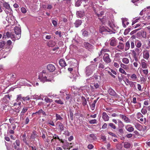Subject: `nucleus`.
Listing matches in <instances>:
<instances>
[{"mask_svg": "<svg viewBox=\"0 0 150 150\" xmlns=\"http://www.w3.org/2000/svg\"><path fill=\"white\" fill-rule=\"evenodd\" d=\"M52 77L50 79H47L46 73L45 71H42L38 76V79L41 82L43 83L46 81H51L52 80Z\"/></svg>", "mask_w": 150, "mask_h": 150, "instance_id": "1", "label": "nucleus"}, {"mask_svg": "<svg viewBox=\"0 0 150 150\" xmlns=\"http://www.w3.org/2000/svg\"><path fill=\"white\" fill-rule=\"evenodd\" d=\"M97 65L96 64H92L87 66L85 69V72L86 75L89 76L90 75L95 69Z\"/></svg>", "mask_w": 150, "mask_h": 150, "instance_id": "2", "label": "nucleus"}, {"mask_svg": "<svg viewBox=\"0 0 150 150\" xmlns=\"http://www.w3.org/2000/svg\"><path fill=\"white\" fill-rule=\"evenodd\" d=\"M99 32L102 34L105 35L107 34V33H110L112 32L110 29L108 28L107 27L100 26L99 30Z\"/></svg>", "mask_w": 150, "mask_h": 150, "instance_id": "3", "label": "nucleus"}, {"mask_svg": "<svg viewBox=\"0 0 150 150\" xmlns=\"http://www.w3.org/2000/svg\"><path fill=\"white\" fill-rule=\"evenodd\" d=\"M14 30L16 35V40H18L21 37V30L19 27L17 26L15 27Z\"/></svg>", "mask_w": 150, "mask_h": 150, "instance_id": "4", "label": "nucleus"}, {"mask_svg": "<svg viewBox=\"0 0 150 150\" xmlns=\"http://www.w3.org/2000/svg\"><path fill=\"white\" fill-rule=\"evenodd\" d=\"M8 38H11L13 40H16V37L14 34L11 32H7L6 34H4L3 35V38H6V37Z\"/></svg>", "mask_w": 150, "mask_h": 150, "instance_id": "5", "label": "nucleus"}, {"mask_svg": "<svg viewBox=\"0 0 150 150\" xmlns=\"http://www.w3.org/2000/svg\"><path fill=\"white\" fill-rule=\"evenodd\" d=\"M103 59L105 63L107 64L110 63L111 62V60L110 57L109 55L107 53L105 54L103 57Z\"/></svg>", "mask_w": 150, "mask_h": 150, "instance_id": "6", "label": "nucleus"}, {"mask_svg": "<svg viewBox=\"0 0 150 150\" xmlns=\"http://www.w3.org/2000/svg\"><path fill=\"white\" fill-rule=\"evenodd\" d=\"M119 116L126 122L129 123L130 122V120L125 115L120 114L119 115Z\"/></svg>", "mask_w": 150, "mask_h": 150, "instance_id": "7", "label": "nucleus"}, {"mask_svg": "<svg viewBox=\"0 0 150 150\" xmlns=\"http://www.w3.org/2000/svg\"><path fill=\"white\" fill-rule=\"evenodd\" d=\"M143 58L148 60L149 57V51L146 50H144L143 52Z\"/></svg>", "mask_w": 150, "mask_h": 150, "instance_id": "8", "label": "nucleus"}, {"mask_svg": "<svg viewBox=\"0 0 150 150\" xmlns=\"http://www.w3.org/2000/svg\"><path fill=\"white\" fill-rule=\"evenodd\" d=\"M61 142L63 144L62 147L64 149H68L70 147L69 145L71 144V143L69 144L67 141H63L61 140Z\"/></svg>", "mask_w": 150, "mask_h": 150, "instance_id": "9", "label": "nucleus"}, {"mask_svg": "<svg viewBox=\"0 0 150 150\" xmlns=\"http://www.w3.org/2000/svg\"><path fill=\"white\" fill-rule=\"evenodd\" d=\"M16 128V126L14 124L12 125V127L11 126H9L8 127V132L10 134H13L14 133V130Z\"/></svg>", "mask_w": 150, "mask_h": 150, "instance_id": "10", "label": "nucleus"}, {"mask_svg": "<svg viewBox=\"0 0 150 150\" xmlns=\"http://www.w3.org/2000/svg\"><path fill=\"white\" fill-rule=\"evenodd\" d=\"M47 70L50 72H53L55 69V67L54 66L51 64L48 65L47 66Z\"/></svg>", "mask_w": 150, "mask_h": 150, "instance_id": "11", "label": "nucleus"}, {"mask_svg": "<svg viewBox=\"0 0 150 150\" xmlns=\"http://www.w3.org/2000/svg\"><path fill=\"white\" fill-rule=\"evenodd\" d=\"M127 82L129 84L130 86L134 89H136V86L135 83H136V82H133L132 81H129L128 79H127Z\"/></svg>", "mask_w": 150, "mask_h": 150, "instance_id": "12", "label": "nucleus"}, {"mask_svg": "<svg viewBox=\"0 0 150 150\" xmlns=\"http://www.w3.org/2000/svg\"><path fill=\"white\" fill-rule=\"evenodd\" d=\"M110 45L112 46H115L117 44V41L116 39L114 37H112L110 40Z\"/></svg>", "mask_w": 150, "mask_h": 150, "instance_id": "13", "label": "nucleus"}, {"mask_svg": "<svg viewBox=\"0 0 150 150\" xmlns=\"http://www.w3.org/2000/svg\"><path fill=\"white\" fill-rule=\"evenodd\" d=\"M108 92L111 96L117 97V94L116 92L112 88H110L108 90Z\"/></svg>", "mask_w": 150, "mask_h": 150, "instance_id": "14", "label": "nucleus"}, {"mask_svg": "<svg viewBox=\"0 0 150 150\" xmlns=\"http://www.w3.org/2000/svg\"><path fill=\"white\" fill-rule=\"evenodd\" d=\"M76 14L78 17L81 18L84 16L85 13L83 11H78L76 12Z\"/></svg>", "mask_w": 150, "mask_h": 150, "instance_id": "15", "label": "nucleus"}, {"mask_svg": "<svg viewBox=\"0 0 150 150\" xmlns=\"http://www.w3.org/2000/svg\"><path fill=\"white\" fill-rule=\"evenodd\" d=\"M102 117L105 121H108L109 120V117L106 112H103L102 115Z\"/></svg>", "mask_w": 150, "mask_h": 150, "instance_id": "16", "label": "nucleus"}, {"mask_svg": "<svg viewBox=\"0 0 150 150\" xmlns=\"http://www.w3.org/2000/svg\"><path fill=\"white\" fill-rule=\"evenodd\" d=\"M141 66L143 69H146L147 68L146 61L144 59H142L141 60Z\"/></svg>", "mask_w": 150, "mask_h": 150, "instance_id": "17", "label": "nucleus"}, {"mask_svg": "<svg viewBox=\"0 0 150 150\" xmlns=\"http://www.w3.org/2000/svg\"><path fill=\"white\" fill-rule=\"evenodd\" d=\"M38 137V136L37 134L36 131L34 130L33 131L32 134L31 135L30 139H33Z\"/></svg>", "mask_w": 150, "mask_h": 150, "instance_id": "18", "label": "nucleus"}, {"mask_svg": "<svg viewBox=\"0 0 150 150\" xmlns=\"http://www.w3.org/2000/svg\"><path fill=\"white\" fill-rule=\"evenodd\" d=\"M3 7H4L7 10H10V7L9 4L7 2H4L3 3H2Z\"/></svg>", "mask_w": 150, "mask_h": 150, "instance_id": "19", "label": "nucleus"}, {"mask_svg": "<svg viewBox=\"0 0 150 150\" xmlns=\"http://www.w3.org/2000/svg\"><path fill=\"white\" fill-rule=\"evenodd\" d=\"M60 95L62 97L64 98V97L67 94V91L65 90L62 89L60 91Z\"/></svg>", "mask_w": 150, "mask_h": 150, "instance_id": "20", "label": "nucleus"}, {"mask_svg": "<svg viewBox=\"0 0 150 150\" xmlns=\"http://www.w3.org/2000/svg\"><path fill=\"white\" fill-rule=\"evenodd\" d=\"M82 23V21L81 20H77L74 23L75 27L76 28L79 27L80 25Z\"/></svg>", "mask_w": 150, "mask_h": 150, "instance_id": "21", "label": "nucleus"}, {"mask_svg": "<svg viewBox=\"0 0 150 150\" xmlns=\"http://www.w3.org/2000/svg\"><path fill=\"white\" fill-rule=\"evenodd\" d=\"M56 45L55 42L52 40L50 41L47 43V45L49 47H52Z\"/></svg>", "mask_w": 150, "mask_h": 150, "instance_id": "22", "label": "nucleus"}, {"mask_svg": "<svg viewBox=\"0 0 150 150\" xmlns=\"http://www.w3.org/2000/svg\"><path fill=\"white\" fill-rule=\"evenodd\" d=\"M135 44L136 47L140 48L142 45V43L139 40H137L135 41Z\"/></svg>", "mask_w": 150, "mask_h": 150, "instance_id": "23", "label": "nucleus"}, {"mask_svg": "<svg viewBox=\"0 0 150 150\" xmlns=\"http://www.w3.org/2000/svg\"><path fill=\"white\" fill-rule=\"evenodd\" d=\"M81 102L83 106L87 105V102L86 99L83 97L82 96L81 97Z\"/></svg>", "mask_w": 150, "mask_h": 150, "instance_id": "24", "label": "nucleus"}, {"mask_svg": "<svg viewBox=\"0 0 150 150\" xmlns=\"http://www.w3.org/2000/svg\"><path fill=\"white\" fill-rule=\"evenodd\" d=\"M28 109V107L25 106L24 107L21 112L20 113L21 116L23 115L27 111Z\"/></svg>", "mask_w": 150, "mask_h": 150, "instance_id": "25", "label": "nucleus"}, {"mask_svg": "<svg viewBox=\"0 0 150 150\" xmlns=\"http://www.w3.org/2000/svg\"><path fill=\"white\" fill-rule=\"evenodd\" d=\"M13 147L14 146H16L18 147L20 146V141L19 139H17L16 140L15 142L13 143Z\"/></svg>", "mask_w": 150, "mask_h": 150, "instance_id": "26", "label": "nucleus"}, {"mask_svg": "<svg viewBox=\"0 0 150 150\" xmlns=\"http://www.w3.org/2000/svg\"><path fill=\"white\" fill-rule=\"evenodd\" d=\"M117 47L119 50H122L124 48V45L122 43L119 42L118 45L116 48Z\"/></svg>", "mask_w": 150, "mask_h": 150, "instance_id": "27", "label": "nucleus"}, {"mask_svg": "<svg viewBox=\"0 0 150 150\" xmlns=\"http://www.w3.org/2000/svg\"><path fill=\"white\" fill-rule=\"evenodd\" d=\"M57 124L59 125V128L61 131H63L64 129V126L60 122H58Z\"/></svg>", "mask_w": 150, "mask_h": 150, "instance_id": "28", "label": "nucleus"}, {"mask_svg": "<svg viewBox=\"0 0 150 150\" xmlns=\"http://www.w3.org/2000/svg\"><path fill=\"white\" fill-rule=\"evenodd\" d=\"M35 113H37L39 115H40L41 114L44 115H46V114L45 113V112L43 111L42 109H41L39 110L38 111L35 112Z\"/></svg>", "mask_w": 150, "mask_h": 150, "instance_id": "29", "label": "nucleus"}, {"mask_svg": "<svg viewBox=\"0 0 150 150\" xmlns=\"http://www.w3.org/2000/svg\"><path fill=\"white\" fill-rule=\"evenodd\" d=\"M59 63L62 67H65L66 65L65 61L63 59H61L59 61Z\"/></svg>", "mask_w": 150, "mask_h": 150, "instance_id": "30", "label": "nucleus"}, {"mask_svg": "<svg viewBox=\"0 0 150 150\" xmlns=\"http://www.w3.org/2000/svg\"><path fill=\"white\" fill-rule=\"evenodd\" d=\"M130 47V45L129 43V41L128 40L127 41L125 44V50L126 51L128 50Z\"/></svg>", "mask_w": 150, "mask_h": 150, "instance_id": "31", "label": "nucleus"}, {"mask_svg": "<svg viewBox=\"0 0 150 150\" xmlns=\"http://www.w3.org/2000/svg\"><path fill=\"white\" fill-rule=\"evenodd\" d=\"M129 41L130 45H131V49H133L134 47H135V41L129 40Z\"/></svg>", "mask_w": 150, "mask_h": 150, "instance_id": "32", "label": "nucleus"}, {"mask_svg": "<svg viewBox=\"0 0 150 150\" xmlns=\"http://www.w3.org/2000/svg\"><path fill=\"white\" fill-rule=\"evenodd\" d=\"M131 126L130 125H128L126 128L127 130L129 132H132L134 130V128Z\"/></svg>", "mask_w": 150, "mask_h": 150, "instance_id": "33", "label": "nucleus"}, {"mask_svg": "<svg viewBox=\"0 0 150 150\" xmlns=\"http://www.w3.org/2000/svg\"><path fill=\"white\" fill-rule=\"evenodd\" d=\"M120 66L122 68H123L126 70H128L129 69V67L128 65H125L122 63L120 64Z\"/></svg>", "mask_w": 150, "mask_h": 150, "instance_id": "34", "label": "nucleus"}, {"mask_svg": "<svg viewBox=\"0 0 150 150\" xmlns=\"http://www.w3.org/2000/svg\"><path fill=\"white\" fill-rule=\"evenodd\" d=\"M118 125L120 128H122L124 127V125L123 122L120 120H118Z\"/></svg>", "mask_w": 150, "mask_h": 150, "instance_id": "35", "label": "nucleus"}, {"mask_svg": "<svg viewBox=\"0 0 150 150\" xmlns=\"http://www.w3.org/2000/svg\"><path fill=\"white\" fill-rule=\"evenodd\" d=\"M122 62L125 64H127L129 63V60L128 58L125 57L122 59Z\"/></svg>", "mask_w": 150, "mask_h": 150, "instance_id": "36", "label": "nucleus"}, {"mask_svg": "<svg viewBox=\"0 0 150 150\" xmlns=\"http://www.w3.org/2000/svg\"><path fill=\"white\" fill-rule=\"evenodd\" d=\"M81 32L82 33L84 37H86L88 36V32L87 31L84 30L83 29L81 31Z\"/></svg>", "mask_w": 150, "mask_h": 150, "instance_id": "37", "label": "nucleus"}, {"mask_svg": "<svg viewBox=\"0 0 150 150\" xmlns=\"http://www.w3.org/2000/svg\"><path fill=\"white\" fill-rule=\"evenodd\" d=\"M82 0H75L76 1V2L75 3V6H79L81 4H82V1H81Z\"/></svg>", "mask_w": 150, "mask_h": 150, "instance_id": "38", "label": "nucleus"}, {"mask_svg": "<svg viewBox=\"0 0 150 150\" xmlns=\"http://www.w3.org/2000/svg\"><path fill=\"white\" fill-rule=\"evenodd\" d=\"M84 45L86 49L92 48V45L88 42H85Z\"/></svg>", "mask_w": 150, "mask_h": 150, "instance_id": "39", "label": "nucleus"}, {"mask_svg": "<svg viewBox=\"0 0 150 150\" xmlns=\"http://www.w3.org/2000/svg\"><path fill=\"white\" fill-rule=\"evenodd\" d=\"M137 78L136 75L135 74H133L130 76L131 80L133 81H135Z\"/></svg>", "mask_w": 150, "mask_h": 150, "instance_id": "40", "label": "nucleus"}, {"mask_svg": "<svg viewBox=\"0 0 150 150\" xmlns=\"http://www.w3.org/2000/svg\"><path fill=\"white\" fill-rule=\"evenodd\" d=\"M88 0H82V5L85 7L88 4Z\"/></svg>", "mask_w": 150, "mask_h": 150, "instance_id": "41", "label": "nucleus"}, {"mask_svg": "<svg viewBox=\"0 0 150 150\" xmlns=\"http://www.w3.org/2000/svg\"><path fill=\"white\" fill-rule=\"evenodd\" d=\"M124 146L126 148H129L131 146L130 143L127 142H125L124 144Z\"/></svg>", "mask_w": 150, "mask_h": 150, "instance_id": "42", "label": "nucleus"}, {"mask_svg": "<svg viewBox=\"0 0 150 150\" xmlns=\"http://www.w3.org/2000/svg\"><path fill=\"white\" fill-rule=\"evenodd\" d=\"M108 125L111 128L113 129H116V126L115 125L112 123H110L108 124Z\"/></svg>", "mask_w": 150, "mask_h": 150, "instance_id": "43", "label": "nucleus"}, {"mask_svg": "<svg viewBox=\"0 0 150 150\" xmlns=\"http://www.w3.org/2000/svg\"><path fill=\"white\" fill-rule=\"evenodd\" d=\"M66 96H67L66 97V99L67 101L69 99H71L72 98V96L71 94L67 93Z\"/></svg>", "mask_w": 150, "mask_h": 150, "instance_id": "44", "label": "nucleus"}, {"mask_svg": "<svg viewBox=\"0 0 150 150\" xmlns=\"http://www.w3.org/2000/svg\"><path fill=\"white\" fill-rule=\"evenodd\" d=\"M56 116L57 121L58 120H61L63 119V118L61 117L60 115L57 114H56Z\"/></svg>", "mask_w": 150, "mask_h": 150, "instance_id": "45", "label": "nucleus"}, {"mask_svg": "<svg viewBox=\"0 0 150 150\" xmlns=\"http://www.w3.org/2000/svg\"><path fill=\"white\" fill-rule=\"evenodd\" d=\"M134 50L138 55L142 52V50L140 48L136 47Z\"/></svg>", "mask_w": 150, "mask_h": 150, "instance_id": "46", "label": "nucleus"}, {"mask_svg": "<svg viewBox=\"0 0 150 150\" xmlns=\"http://www.w3.org/2000/svg\"><path fill=\"white\" fill-rule=\"evenodd\" d=\"M119 71L121 73L125 75L127 74L126 72L122 68H120L119 69Z\"/></svg>", "mask_w": 150, "mask_h": 150, "instance_id": "47", "label": "nucleus"}, {"mask_svg": "<svg viewBox=\"0 0 150 150\" xmlns=\"http://www.w3.org/2000/svg\"><path fill=\"white\" fill-rule=\"evenodd\" d=\"M10 99V96L8 94L6 95L4 98V100H7V101H9Z\"/></svg>", "mask_w": 150, "mask_h": 150, "instance_id": "48", "label": "nucleus"}, {"mask_svg": "<svg viewBox=\"0 0 150 150\" xmlns=\"http://www.w3.org/2000/svg\"><path fill=\"white\" fill-rule=\"evenodd\" d=\"M44 100L47 103H50L52 102V99H50L48 98H45Z\"/></svg>", "mask_w": 150, "mask_h": 150, "instance_id": "49", "label": "nucleus"}, {"mask_svg": "<svg viewBox=\"0 0 150 150\" xmlns=\"http://www.w3.org/2000/svg\"><path fill=\"white\" fill-rule=\"evenodd\" d=\"M89 122L91 124H96L97 123V121L96 119H93L89 121Z\"/></svg>", "mask_w": 150, "mask_h": 150, "instance_id": "50", "label": "nucleus"}, {"mask_svg": "<svg viewBox=\"0 0 150 150\" xmlns=\"http://www.w3.org/2000/svg\"><path fill=\"white\" fill-rule=\"evenodd\" d=\"M98 68L99 69H103L105 68V65L103 63H100L99 64Z\"/></svg>", "mask_w": 150, "mask_h": 150, "instance_id": "51", "label": "nucleus"}, {"mask_svg": "<svg viewBox=\"0 0 150 150\" xmlns=\"http://www.w3.org/2000/svg\"><path fill=\"white\" fill-rule=\"evenodd\" d=\"M55 103H57L58 104H64V102L61 99L59 100H56L55 101Z\"/></svg>", "mask_w": 150, "mask_h": 150, "instance_id": "52", "label": "nucleus"}, {"mask_svg": "<svg viewBox=\"0 0 150 150\" xmlns=\"http://www.w3.org/2000/svg\"><path fill=\"white\" fill-rule=\"evenodd\" d=\"M17 100H20V101H22V100H23V97L21 96V94L17 95Z\"/></svg>", "mask_w": 150, "mask_h": 150, "instance_id": "53", "label": "nucleus"}, {"mask_svg": "<svg viewBox=\"0 0 150 150\" xmlns=\"http://www.w3.org/2000/svg\"><path fill=\"white\" fill-rule=\"evenodd\" d=\"M135 126L138 130L140 129L142 127V126L138 123H136L135 125Z\"/></svg>", "mask_w": 150, "mask_h": 150, "instance_id": "54", "label": "nucleus"}, {"mask_svg": "<svg viewBox=\"0 0 150 150\" xmlns=\"http://www.w3.org/2000/svg\"><path fill=\"white\" fill-rule=\"evenodd\" d=\"M52 137L53 138V139H59V140L60 141H61V140H62L61 139H60L59 138V136L56 134H54V135Z\"/></svg>", "mask_w": 150, "mask_h": 150, "instance_id": "55", "label": "nucleus"}, {"mask_svg": "<svg viewBox=\"0 0 150 150\" xmlns=\"http://www.w3.org/2000/svg\"><path fill=\"white\" fill-rule=\"evenodd\" d=\"M131 51L132 53V55L133 57L137 56V52H136V51H135V50H131Z\"/></svg>", "mask_w": 150, "mask_h": 150, "instance_id": "56", "label": "nucleus"}, {"mask_svg": "<svg viewBox=\"0 0 150 150\" xmlns=\"http://www.w3.org/2000/svg\"><path fill=\"white\" fill-rule=\"evenodd\" d=\"M16 101L18 103H15L13 104V106H15L17 105H20L21 104V102H19V100H17V98L16 99Z\"/></svg>", "mask_w": 150, "mask_h": 150, "instance_id": "57", "label": "nucleus"}, {"mask_svg": "<svg viewBox=\"0 0 150 150\" xmlns=\"http://www.w3.org/2000/svg\"><path fill=\"white\" fill-rule=\"evenodd\" d=\"M137 119H140V118L142 117L143 115L140 112H138L137 114Z\"/></svg>", "mask_w": 150, "mask_h": 150, "instance_id": "58", "label": "nucleus"}, {"mask_svg": "<svg viewBox=\"0 0 150 150\" xmlns=\"http://www.w3.org/2000/svg\"><path fill=\"white\" fill-rule=\"evenodd\" d=\"M5 42L2 41L0 42V48H2L5 45Z\"/></svg>", "mask_w": 150, "mask_h": 150, "instance_id": "59", "label": "nucleus"}, {"mask_svg": "<svg viewBox=\"0 0 150 150\" xmlns=\"http://www.w3.org/2000/svg\"><path fill=\"white\" fill-rule=\"evenodd\" d=\"M21 11L23 13H25L27 12V11L25 8L23 7H22L21 8Z\"/></svg>", "mask_w": 150, "mask_h": 150, "instance_id": "60", "label": "nucleus"}, {"mask_svg": "<svg viewBox=\"0 0 150 150\" xmlns=\"http://www.w3.org/2000/svg\"><path fill=\"white\" fill-rule=\"evenodd\" d=\"M89 137L90 138H91V139H96V137L95 136V135L93 134H90L89 136Z\"/></svg>", "mask_w": 150, "mask_h": 150, "instance_id": "61", "label": "nucleus"}, {"mask_svg": "<svg viewBox=\"0 0 150 150\" xmlns=\"http://www.w3.org/2000/svg\"><path fill=\"white\" fill-rule=\"evenodd\" d=\"M95 105L96 104L92 103L90 105L91 109L92 110H93L95 109Z\"/></svg>", "mask_w": 150, "mask_h": 150, "instance_id": "62", "label": "nucleus"}, {"mask_svg": "<svg viewBox=\"0 0 150 150\" xmlns=\"http://www.w3.org/2000/svg\"><path fill=\"white\" fill-rule=\"evenodd\" d=\"M52 24L54 27L57 26V21L54 20H52Z\"/></svg>", "mask_w": 150, "mask_h": 150, "instance_id": "63", "label": "nucleus"}, {"mask_svg": "<svg viewBox=\"0 0 150 150\" xmlns=\"http://www.w3.org/2000/svg\"><path fill=\"white\" fill-rule=\"evenodd\" d=\"M131 30L130 28H128V29H126L124 32V33L125 35H127V34L129 32V31Z\"/></svg>", "mask_w": 150, "mask_h": 150, "instance_id": "64", "label": "nucleus"}]
</instances>
